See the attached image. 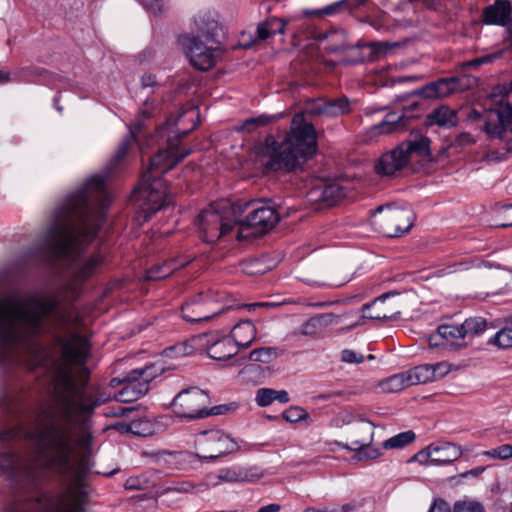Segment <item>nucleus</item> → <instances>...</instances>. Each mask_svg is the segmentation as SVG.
Instances as JSON below:
<instances>
[{
  "label": "nucleus",
  "instance_id": "obj_51",
  "mask_svg": "<svg viewBox=\"0 0 512 512\" xmlns=\"http://www.w3.org/2000/svg\"><path fill=\"white\" fill-rule=\"evenodd\" d=\"M188 348L192 349V347L188 346L186 343H179L165 349L164 352L169 357H180L189 353Z\"/></svg>",
  "mask_w": 512,
  "mask_h": 512
},
{
  "label": "nucleus",
  "instance_id": "obj_28",
  "mask_svg": "<svg viewBox=\"0 0 512 512\" xmlns=\"http://www.w3.org/2000/svg\"><path fill=\"white\" fill-rule=\"evenodd\" d=\"M256 327L250 320L239 321L232 329L230 338L237 348L249 347L256 338Z\"/></svg>",
  "mask_w": 512,
  "mask_h": 512
},
{
  "label": "nucleus",
  "instance_id": "obj_45",
  "mask_svg": "<svg viewBox=\"0 0 512 512\" xmlns=\"http://www.w3.org/2000/svg\"><path fill=\"white\" fill-rule=\"evenodd\" d=\"M485 455L491 458H497L501 460H507L512 457V445L503 444L499 447L491 449L485 452Z\"/></svg>",
  "mask_w": 512,
  "mask_h": 512
},
{
  "label": "nucleus",
  "instance_id": "obj_9",
  "mask_svg": "<svg viewBox=\"0 0 512 512\" xmlns=\"http://www.w3.org/2000/svg\"><path fill=\"white\" fill-rule=\"evenodd\" d=\"M134 197L141 200L139 218L144 222L152 215L168 205L166 185L162 177H152L149 173H142L138 185L133 190Z\"/></svg>",
  "mask_w": 512,
  "mask_h": 512
},
{
  "label": "nucleus",
  "instance_id": "obj_22",
  "mask_svg": "<svg viewBox=\"0 0 512 512\" xmlns=\"http://www.w3.org/2000/svg\"><path fill=\"white\" fill-rule=\"evenodd\" d=\"M349 112L350 102L347 97L315 101L309 108V113L312 115H326L329 117H337Z\"/></svg>",
  "mask_w": 512,
  "mask_h": 512
},
{
  "label": "nucleus",
  "instance_id": "obj_1",
  "mask_svg": "<svg viewBox=\"0 0 512 512\" xmlns=\"http://www.w3.org/2000/svg\"><path fill=\"white\" fill-rule=\"evenodd\" d=\"M98 400H50L39 406L33 414L32 425H16L0 432V442L6 445L22 438L33 446L32 461L43 472H53L71 480L76 488L69 498L57 496L50 512H85L83 490L92 472V436L83 435L76 443V419L93 413Z\"/></svg>",
  "mask_w": 512,
  "mask_h": 512
},
{
  "label": "nucleus",
  "instance_id": "obj_59",
  "mask_svg": "<svg viewBox=\"0 0 512 512\" xmlns=\"http://www.w3.org/2000/svg\"><path fill=\"white\" fill-rule=\"evenodd\" d=\"M142 87H152L156 84L155 76L151 74H145L141 78Z\"/></svg>",
  "mask_w": 512,
  "mask_h": 512
},
{
  "label": "nucleus",
  "instance_id": "obj_35",
  "mask_svg": "<svg viewBox=\"0 0 512 512\" xmlns=\"http://www.w3.org/2000/svg\"><path fill=\"white\" fill-rule=\"evenodd\" d=\"M411 386L407 372L395 374L381 382V387L387 392H398Z\"/></svg>",
  "mask_w": 512,
  "mask_h": 512
},
{
  "label": "nucleus",
  "instance_id": "obj_12",
  "mask_svg": "<svg viewBox=\"0 0 512 512\" xmlns=\"http://www.w3.org/2000/svg\"><path fill=\"white\" fill-rule=\"evenodd\" d=\"M210 404L208 392L198 387H189L174 397L171 406L177 416L191 420L208 417L206 408Z\"/></svg>",
  "mask_w": 512,
  "mask_h": 512
},
{
  "label": "nucleus",
  "instance_id": "obj_2",
  "mask_svg": "<svg viewBox=\"0 0 512 512\" xmlns=\"http://www.w3.org/2000/svg\"><path fill=\"white\" fill-rule=\"evenodd\" d=\"M105 194V178L101 175L89 178L56 211L55 220L33 257L53 264L59 259L72 260L79 256L98 233V226L91 221L96 208L103 205Z\"/></svg>",
  "mask_w": 512,
  "mask_h": 512
},
{
  "label": "nucleus",
  "instance_id": "obj_21",
  "mask_svg": "<svg viewBox=\"0 0 512 512\" xmlns=\"http://www.w3.org/2000/svg\"><path fill=\"white\" fill-rule=\"evenodd\" d=\"M511 4L508 0H496L482 13V21L488 25L506 26L511 20Z\"/></svg>",
  "mask_w": 512,
  "mask_h": 512
},
{
  "label": "nucleus",
  "instance_id": "obj_31",
  "mask_svg": "<svg viewBox=\"0 0 512 512\" xmlns=\"http://www.w3.org/2000/svg\"><path fill=\"white\" fill-rule=\"evenodd\" d=\"M287 23V20L277 17H271L266 19L257 27L258 39L266 40L272 35L283 34Z\"/></svg>",
  "mask_w": 512,
  "mask_h": 512
},
{
  "label": "nucleus",
  "instance_id": "obj_54",
  "mask_svg": "<svg viewBox=\"0 0 512 512\" xmlns=\"http://www.w3.org/2000/svg\"><path fill=\"white\" fill-rule=\"evenodd\" d=\"M341 360L346 363H362L363 355H357L354 351L345 349L341 353Z\"/></svg>",
  "mask_w": 512,
  "mask_h": 512
},
{
  "label": "nucleus",
  "instance_id": "obj_44",
  "mask_svg": "<svg viewBox=\"0 0 512 512\" xmlns=\"http://www.w3.org/2000/svg\"><path fill=\"white\" fill-rule=\"evenodd\" d=\"M3 512H44L40 509V500L9 505Z\"/></svg>",
  "mask_w": 512,
  "mask_h": 512
},
{
  "label": "nucleus",
  "instance_id": "obj_53",
  "mask_svg": "<svg viewBox=\"0 0 512 512\" xmlns=\"http://www.w3.org/2000/svg\"><path fill=\"white\" fill-rule=\"evenodd\" d=\"M145 7L154 14L162 13L165 9V0H142Z\"/></svg>",
  "mask_w": 512,
  "mask_h": 512
},
{
  "label": "nucleus",
  "instance_id": "obj_18",
  "mask_svg": "<svg viewBox=\"0 0 512 512\" xmlns=\"http://www.w3.org/2000/svg\"><path fill=\"white\" fill-rule=\"evenodd\" d=\"M354 439L345 448L355 451L358 460L376 459L381 456L378 448L371 446L373 441V426L370 422H363L354 430Z\"/></svg>",
  "mask_w": 512,
  "mask_h": 512
},
{
  "label": "nucleus",
  "instance_id": "obj_62",
  "mask_svg": "<svg viewBox=\"0 0 512 512\" xmlns=\"http://www.w3.org/2000/svg\"><path fill=\"white\" fill-rule=\"evenodd\" d=\"M342 395V392L340 391H334V392H328V393H323V394H320L318 396L319 399L321 400H329L333 397H338V396H341Z\"/></svg>",
  "mask_w": 512,
  "mask_h": 512
},
{
  "label": "nucleus",
  "instance_id": "obj_56",
  "mask_svg": "<svg viewBox=\"0 0 512 512\" xmlns=\"http://www.w3.org/2000/svg\"><path fill=\"white\" fill-rule=\"evenodd\" d=\"M428 512H451L449 504L443 499H436Z\"/></svg>",
  "mask_w": 512,
  "mask_h": 512
},
{
  "label": "nucleus",
  "instance_id": "obj_14",
  "mask_svg": "<svg viewBox=\"0 0 512 512\" xmlns=\"http://www.w3.org/2000/svg\"><path fill=\"white\" fill-rule=\"evenodd\" d=\"M190 130H185L168 140L167 148L159 150L150 158L149 166L143 173H149L152 177H161L172 170L190 153V149L181 148L179 141L188 135Z\"/></svg>",
  "mask_w": 512,
  "mask_h": 512
},
{
  "label": "nucleus",
  "instance_id": "obj_49",
  "mask_svg": "<svg viewBox=\"0 0 512 512\" xmlns=\"http://www.w3.org/2000/svg\"><path fill=\"white\" fill-rule=\"evenodd\" d=\"M194 489V486L189 481H177L173 482L171 485L164 488V492H173V493H190Z\"/></svg>",
  "mask_w": 512,
  "mask_h": 512
},
{
  "label": "nucleus",
  "instance_id": "obj_46",
  "mask_svg": "<svg viewBox=\"0 0 512 512\" xmlns=\"http://www.w3.org/2000/svg\"><path fill=\"white\" fill-rule=\"evenodd\" d=\"M275 390L271 388H260L256 393V403L260 407H265L270 405L274 400Z\"/></svg>",
  "mask_w": 512,
  "mask_h": 512
},
{
  "label": "nucleus",
  "instance_id": "obj_55",
  "mask_svg": "<svg viewBox=\"0 0 512 512\" xmlns=\"http://www.w3.org/2000/svg\"><path fill=\"white\" fill-rule=\"evenodd\" d=\"M475 143L474 138L468 132L460 133L454 140V144L458 147H465Z\"/></svg>",
  "mask_w": 512,
  "mask_h": 512
},
{
  "label": "nucleus",
  "instance_id": "obj_47",
  "mask_svg": "<svg viewBox=\"0 0 512 512\" xmlns=\"http://www.w3.org/2000/svg\"><path fill=\"white\" fill-rule=\"evenodd\" d=\"M453 512H485L478 502L458 501L453 506Z\"/></svg>",
  "mask_w": 512,
  "mask_h": 512
},
{
  "label": "nucleus",
  "instance_id": "obj_30",
  "mask_svg": "<svg viewBox=\"0 0 512 512\" xmlns=\"http://www.w3.org/2000/svg\"><path fill=\"white\" fill-rule=\"evenodd\" d=\"M187 263L188 261L179 263L177 259L172 258L163 263L154 264L146 271V279L152 281L165 279L179 268L186 266Z\"/></svg>",
  "mask_w": 512,
  "mask_h": 512
},
{
  "label": "nucleus",
  "instance_id": "obj_57",
  "mask_svg": "<svg viewBox=\"0 0 512 512\" xmlns=\"http://www.w3.org/2000/svg\"><path fill=\"white\" fill-rule=\"evenodd\" d=\"M227 411H229L228 405H217L211 408L208 406V408H206V413H208V416L222 415L225 414Z\"/></svg>",
  "mask_w": 512,
  "mask_h": 512
},
{
  "label": "nucleus",
  "instance_id": "obj_6",
  "mask_svg": "<svg viewBox=\"0 0 512 512\" xmlns=\"http://www.w3.org/2000/svg\"><path fill=\"white\" fill-rule=\"evenodd\" d=\"M248 206L249 203H233L222 212L213 206L204 209L198 216L203 241L213 243L229 234Z\"/></svg>",
  "mask_w": 512,
  "mask_h": 512
},
{
  "label": "nucleus",
  "instance_id": "obj_41",
  "mask_svg": "<svg viewBox=\"0 0 512 512\" xmlns=\"http://www.w3.org/2000/svg\"><path fill=\"white\" fill-rule=\"evenodd\" d=\"M241 270L250 276L263 275L270 268L259 259L244 260L240 264Z\"/></svg>",
  "mask_w": 512,
  "mask_h": 512
},
{
  "label": "nucleus",
  "instance_id": "obj_61",
  "mask_svg": "<svg viewBox=\"0 0 512 512\" xmlns=\"http://www.w3.org/2000/svg\"><path fill=\"white\" fill-rule=\"evenodd\" d=\"M281 506L277 503H271L266 506H262L257 512H279Z\"/></svg>",
  "mask_w": 512,
  "mask_h": 512
},
{
  "label": "nucleus",
  "instance_id": "obj_13",
  "mask_svg": "<svg viewBox=\"0 0 512 512\" xmlns=\"http://www.w3.org/2000/svg\"><path fill=\"white\" fill-rule=\"evenodd\" d=\"M236 203L250 204V206L245 209V211L250 209L247 217L245 219L240 217V222L237 224L240 226L236 236L238 240L245 238L243 233L247 229L254 230V232L251 233L252 235H263L271 230L279 221V215L272 206L264 204L258 205V203L254 201H237ZM247 236L248 235H246V237Z\"/></svg>",
  "mask_w": 512,
  "mask_h": 512
},
{
  "label": "nucleus",
  "instance_id": "obj_38",
  "mask_svg": "<svg viewBox=\"0 0 512 512\" xmlns=\"http://www.w3.org/2000/svg\"><path fill=\"white\" fill-rule=\"evenodd\" d=\"M415 440V433L412 430L401 432L383 442L384 449H401Z\"/></svg>",
  "mask_w": 512,
  "mask_h": 512
},
{
  "label": "nucleus",
  "instance_id": "obj_10",
  "mask_svg": "<svg viewBox=\"0 0 512 512\" xmlns=\"http://www.w3.org/2000/svg\"><path fill=\"white\" fill-rule=\"evenodd\" d=\"M164 371L165 366L159 361L127 372L122 380L124 386L115 396L116 400L121 403L138 400L149 391V384Z\"/></svg>",
  "mask_w": 512,
  "mask_h": 512
},
{
  "label": "nucleus",
  "instance_id": "obj_36",
  "mask_svg": "<svg viewBox=\"0 0 512 512\" xmlns=\"http://www.w3.org/2000/svg\"><path fill=\"white\" fill-rule=\"evenodd\" d=\"M351 3H352V0H340V1H337L330 5H327L326 7L322 8V9L311 10V11L306 10V11H304V14L306 16H323V15L330 16V15L340 13L344 10L353 9L352 7H350Z\"/></svg>",
  "mask_w": 512,
  "mask_h": 512
},
{
  "label": "nucleus",
  "instance_id": "obj_39",
  "mask_svg": "<svg viewBox=\"0 0 512 512\" xmlns=\"http://www.w3.org/2000/svg\"><path fill=\"white\" fill-rule=\"evenodd\" d=\"M279 356L275 347H261L254 349L249 354V359L254 362L270 363Z\"/></svg>",
  "mask_w": 512,
  "mask_h": 512
},
{
  "label": "nucleus",
  "instance_id": "obj_60",
  "mask_svg": "<svg viewBox=\"0 0 512 512\" xmlns=\"http://www.w3.org/2000/svg\"><path fill=\"white\" fill-rule=\"evenodd\" d=\"M125 488L130 490H140L142 486L137 478H129L125 482Z\"/></svg>",
  "mask_w": 512,
  "mask_h": 512
},
{
  "label": "nucleus",
  "instance_id": "obj_3",
  "mask_svg": "<svg viewBox=\"0 0 512 512\" xmlns=\"http://www.w3.org/2000/svg\"><path fill=\"white\" fill-rule=\"evenodd\" d=\"M317 149L314 125L301 115H295L290 131L284 135L266 136L258 148V155L266 172L297 173L304 170Z\"/></svg>",
  "mask_w": 512,
  "mask_h": 512
},
{
  "label": "nucleus",
  "instance_id": "obj_4",
  "mask_svg": "<svg viewBox=\"0 0 512 512\" xmlns=\"http://www.w3.org/2000/svg\"><path fill=\"white\" fill-rule=\"evenodd\" d=\"M194 23L195 34L181 37L180 42L190 63L198 70L207 71L216 65L226 51L220 39L222 28L209 16H199Z\"/></svg>",
  "mask_w": 512,
  "mask_h": 512
},
{
  "label": "nucleus",
  "instance_id": "obj_64",
  "mask_svg": "<svg viewBox=\"0 0 512 512\" xmlns=\"http://www.w3.org/2000/svg\"><path fill=\"white\" fill-rule=\"evenodd\" d=\"M10 81V73L0 70V84H4Z\"/></svg>",
  "mask_w": 512,
  "mask_h": 512
},
{
  "label": "nucleus",
  "instance_id": "obj_24",
  "mask_svg": "<svg viewBox=\"0 0 512 512\" xmlns=\"http://www.w3.org/2000/svg\"><path fill=\"white\" fill-rule=\"evenodd\" d=\"M263 475V470L257 466H234L220 470L218 479L224 482H254Z\"/></svg>",
  "mask_w": 512,
  "mask_h": 512
},
{
  "label": "nucleus",
  "instance_id": "obj_26",
  "mask_svg": "<svg viewBox=\"0 0 512 512\" xmlns=\"http://www.w3.org/2000/svg\"><path fill=\"white\" fill-rule=\"evenodd\" d=\"M438 336L442 342L435 345H442L452 350H458L466 346L464 332L461 325L443 324L438 327Z\"/></svg>",
  "mask_w": 512,
  "mask_h": 512
},
{
  "label": "nucleus",
  "instance_id": "obj_50",
  "mask_svg": "<svg viewBox=\"0 0 512 512\" xmlns=\"http://www.w3.org/2000/svg\"><path fill=\"white\" fill-rule=\"evenodd\" d=\"M320 325V318L312 317L302 325L301 333L304 335H315L317 334Z\"/></svg>",
  "mask_w": 512,
  "mask_h": 512
},
{
  "label": "nucleus",
  "instance_id": "obj_34",
  "mask_svg": "<svg viewBox=\"0 0 512 512\" xmlns=\"http://www.w3.org/2000/svg\"><path fill=\"white\" fill-rule=\"evenodd\" d=\"M490 343L502 348H512V315L504 320L503 326L491 338Z\"/></svg>",
  "mask_w": 512,
  "mask_h": 512
},
{
  "label": "nucleus",
  "instance_id": "obj_42",
  "mask_svg": "<svg viewBox=\"0 0 512 512\" xmlns=\"http://www.w3.org/2000/svg\"><path fill=\"white\" fill-rule=\"evenodd\" d=\"M464 336H475L480 334L486 329V321L483 318H469L466 319L462 324Z\"/></svg>",
  "mask_w": 512,
  "mask_h": 512
},
{
  "label": "nucleus",
  "instance_id": "obj_48",
  "mask_svg": "<svg viewBox=\"0 0 512 512\" xmlns=\"http://www.w3.org/2000/svg\"><path fill=\"white\" fill-rule=\"evenodd\" d=\"M128 430L139 436H147L152 433L149 423L147 421L140 420H133L129 424Z\"/></svg>",
  "mask_w": 512,
  "mask_h": 512
},
{
  "label": "nucleus",
  "instance_id": "obj_19",
  "mask_svg": "<svg viewBox=\"0 0 512 512\" xmlns=\"http://www.w3.org/2000/svg\"><path fill=\"white\" fill-rule=\"evenodd\" d=\"M458 82V77L440 78L412 91L411 95L419 96L423 99L443 98L457 90Z\"/></svg>",
  "mask_w": 512,
  "mask_h": 512
},
{
  "label": "nucleus",
  "instance_id": "obj_23",
  "mask_svg": "<svg viewBox=\"0 0 512 512\" xmlns=\"http://www.w3.org/2000/svg\"><path fill=\"white\" fill-rule=\"evenodd\" d=\"M344 196L343 188L337 183L319 184L308 192L310 201L321 202L326 206L335 205Z\"/></svg>",
  "mask_w": 512,
  "mask_h": 512
},
{
  "label": "nucleus",
  "instance_id": "obj_63",
  "mask_svg": "<svg viewBox=\"0 0 512 512\" xmlns=\"http://www.w3.org/2000/svg\"><path fill=\"white\" fill-rule=\"evenodd\" d=\"M173 458V455L171 453H166L164 455H161L158 457L157 461L161 463H170V460Z\"/></svg>",
  "mask_w": 512,
  "mask_h": 512
},
{
  "label": "nucleus",
  "instance_id": "obj_43",
  "mask_svg": "<svg viewBox=\"0 0 512 512\" xmlns=\"http://www.w3.org/2000/svg\"><path fill=\"white\" fill-rule=\"evenodd\" d=\"M283 418L290 423H296L309 418L305 409L299 406H291L283 412Z\"/></svg>",
  "mask_w": 512,
  "mask_h": 512
},
{
  "label": "nucleus",
  "instance_id": "obj_33",
  "mask_svg": "<svg viewBox=\"0 0 512 512\" xmlns=\"http://www.w3.org/2000/svg\"><path fill=\"white\" fill-rule=\"evenodd\" d=\"M102 257L99 255L91 256L73 274L75 282H85L95 274L97 268L102 264Z\"/></svg>",
  "mask_w": 512,
  "mask_h": 512
},
{
  "label": "nucleus",
  "instance_id": "obj_5",
  "mask_svg": "<svg viewBox=\"0 0 512 512\" xmlns=\"http://www.w3.org/2000/svg\"><path fill=\"white\" fill-rule=\"evenodd\" d=\"M412 155L429 156V138L419 134H411L409 139L402 141L391 151L382 154L375 163L374 170L381 177L393 176L409 164Z\"/></svg>",
  "mask_w": 512,
  "mask_h": 512
},
{
  "label": "nucleus",
  "instance_id": "obj_16",
  "mask_svg": "<svg viewBox=\"0 0 512 512\" xmlns=\"http://www.w3.org/2000/svg\"><path fill=\"white\" fill-rule=\"evenodd\" d=\"M462 455L460 446L450 442L430 444L426 449L418 452L414 458L423 464H448Z\"/></svg>",
  "mask_w": 512,
  "mask_h": 512
},
{
  "label": "nucleus",
  "instance_id": "obj_15",
  "mask_svg": "<svg viewBox=\"0 0 512 512\" xmlns=\"http://www.w3.org/2000/svg\"><path fill=\"white\" fill-rule=\"evenodd\" d=\"M199 443L205 459H216L237 449V444L220 430L204 431Z\"/></svg>",
  "mask_w": 512,
  "mask_h": 512
},
{
  "label": "nucleus",
  "instance_id": "obj_17",
  "mask_svg": "<svg viewBox=\"0 0 512 512\" xmlns=\"http://www.w3.org/2000/svg\"><path fill=\"white\" fill-rule=\"evenodd\" d=\"M396 294L384 293L362 307L363 318L372 320H391L400 315V305Z\"/></svg>",
  "mask_w": 512,
  "mask_h": 512
},
{
  "label": "nucleus",
  "instance_id": "obj_25",
  "mask_svg": "<svg viewBox=\"0 0 512 512\" xmlns=\"http://www.w3.org/2000/svg\"><path fill=\"white\" fill-rule=\"evenodd\" d=\"M413 118V115H410L405 111L389 112L385 115L384 119L374 127V129L378 134L400 132L408 127L409 122Z\"/></svg>",
  "mask_w": 512,
  "mask_h": 512
},
{
  "label": "nucleus",
  "instance_id": "obj_20",
  "mask_svg": "<svg viewBox=\"0 0 512 512\" xmlns=\"http://www.w3.org/2000/svg\"><path fill=\"white\" fill-rule=\"evenodd\" d=\"M151 117V114L146 111L142 110L139 112L137 118L135 121L129 126V134L127 137L122 141L119 149L117 150L116 154L111 160V168L116 167L126 156L127 152L131 148L133 142L135 141L137 135L142 131L144 127V121L146 119H149Z\"/></svg>",
  "mask_w": 512,
  "mask_h": 512
},
{
  "label": "nucleus",
  "instance_id": "obj_29",
  "mask_svg": "<svg viewBox=\"0 0 512 512\" xmlns=\"http://www.w3.org/2000/svg\"><path fill=\"white\" fill-rule=\"evenodd\" d=\"M209 357L217 361H225L238 353L235 342L229 336L212 343L207 350Z\"/></svg>",
  "mask_w": 512,
  "mask_h": 512
},
{
  "label": "nucleus",
  "instance_id": "obj_58",
  "mask_svg": "<svg viewBox=\"0 0 512 512\" xmlns=\"http://www.w3.org/2000/svg\"><path fill=\"white\" fill-rule=\"evenodd\" d=\"M274 400H277L280 403H287L290 400L289 394L285 390H275Z\"/></svg>",
  "mask_w": 512,
  "mask_h": 512
},
{
  "label": "nucleus",
  "instance_id": "obj_32",
  "mask_svg": "<svg viewBox=\"0 0 512 512\" xmlns=\"http://www.w3.org/2000/svg\"><path fill=\"white\" fill-rule=\"evenodd\" d=\"M412 385L424 384L435 379V366L424 364L406 371Z\"/></svg>",
  "mask_w": 512,
  "mask_h": 512
},
{
  "label": "nucleus",
  "instance_id": "obj_11",
  "mask_svg": "<svg viewBox=\"0 0 512 512\" xmlns=\"http://www.w3.org/2000/svg\"><path fill=\"white\" fill-rule=\"evenodd\" d=\"M375 225L386 237H399L412 227L413 213L409 208L381 205L374 210Z\"/></svg>",
  "mask_w": 512,
  "mask_h": 512
},
{
  "label": "nucleus",
  "instance_id": "obj_7",
  "mask_svg": "<svg viewBox=\"0 0 512 512\" xmlns=\"http://www.w3.org/2000/svg\"><path fill=\"white\" fill-rule=\"evenodd\" d=\"M507 97L512 98V81ZM470 118L482 119V129L487 138L493 143L502 145L507 152H512V104L501 103L499 108L486 110L482 115L473 109Z\"/></svg>",
  "mask_w": 512,
  "mask_h": 512
},
{
  "label": "nucleus",
  "instance_id": "obj_37",
  "mask_svg": "<svg viewBox=\"0 0 512 512\" xmlns=\"http://www.w3.org/2000/svg\"><path fill=\"white\" fill-rule=\"evenodd\" d=\"M277 119H278V116H276V115L268 116V115H264V114L260 115L258 117L248 118V119L244 120L242 125L237 127L236 130L238 132L251 133V132H254L257 128L266 126L270 122L275 121Z\"/></svg>",
  "mask_w": 512,
  "mask_h": 512
},
{
  "label": "nucleus",
  "instance_id": "obj_27",
  "mask_svg": "<svg viewBox=\"0 0 512 512\" xmlns=\"http://www.w3.org/2000/svg\"><path fill=\"white\" fill-rule=\"evenodd\" d=\"M458 123L457 111L447 105H440L432 110L425 119L427 126H438L441 128H451Z\"/></svg>",
  "mask_w": 512,
  "mask_h": 512
},
{
  "label": "nucleus",
  "instance_id": "obj_52",
  "mask_svg": "<svg viewBox=\"0 0 512 512\" xmlns=\"http://www.w3.org/2000/svg\"><path fill=\"white\" fill-rule=\"evenodd\" d=\"M368 46L371 48L376 58L382 54H386L391 48V45L387 42H372Z\"/></svg>",
  "mask_w": 512,
  "mask_h": 512
},
{
  "label": "nucleus",
  "instance_id": "obj_8",
  "mask_svg": "<svg viewBox=\"0 0 512 512\" xmlns=\"http://www.w3.org/2000/svg\"><path fill=\"white\" fill-rule=\"evenodd\" d=\"M228 294L218 289H208L192 296L181 306L182 318L190 323L206 321L231 309Z\"/></svg>",
  "mask_w": 512,
  "mask_h": 512
},
{
  "label": "nucleus",
  "instance_id": "obj_40",
  "mask_svg": "<svg viewBox=\"0 0 512 512\" xmlns=\"http://www.w3.org/2000/svg\"><path fill=\"white\" fill-rule=\"evenodd\" d=\"M20 457L15 452H5L0 454V471L2 473L13 474L19 467Z\"/></svg>",
  "mask_w": 512,
  "mask_h": 512
}]
</instances>
